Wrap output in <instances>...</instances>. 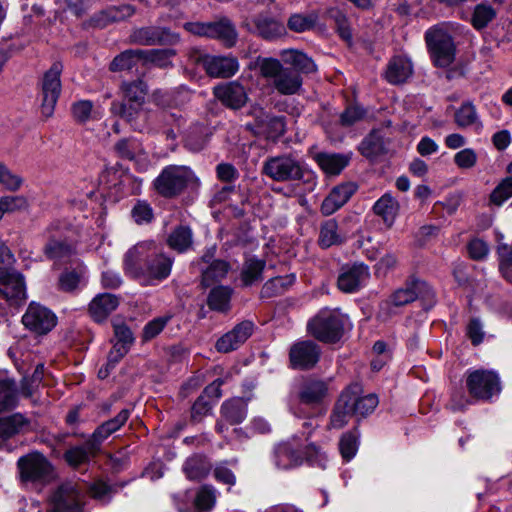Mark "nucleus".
<instances>
[{"label":"nucleus","instance_id":"obj_17","mask_svg":"<svg viewBox=\"0 0 512 512\" xmlns=\"http://www.w3.org/2000/svg\"><path fill=\"white\" fill-rule=\"evenodd\" d=\"M254 324L245 320L237 324L231 331L224 334L216 342V349L221 353H229L238 349L253 333Z\"/></svg>","mask_w":512,"mask_h":512},{"label":"nucleus","instance_id":"obj_34","mask_svg":"<svg viewBox=\"0 0 512 512\" xmlns=\"http://www.w3.org/2000/svg\"><path fill=\"white\" fill-rule=\"evenodd\" d=\"M319 167L328 175H338L349 163L341 154L319 152L313 157Z\"/></svg>","mask_w":512,"mask_h":512},{"label":"nucleus","instance_id":"obj_13","mask_svg":"<svg viewBox=\"0 0 512 512\" xmlns=\"http://www.w3.org/2000/svg\"><path fill=\"white\" fill-rule=\"evenodd\" d=\"M23 324L37 334H46L56 325L55 314L39 304H30L22 317Z\"/></svg>","mask_w":512,"mask_h":512},{"label":"nucleus","instance_id":"obj_40","mask_svg":"<svg viewBox=\"0 0 512 512\" xmlns=\"http://www.w3.org/2000/svg\"><path fill=\"white\" fill-rule=\"evenodd\" d=\"M295 275L289 274L269 279L261 289L262 298H272L283 294L289 287L293 285Z\"/></svg>","mask_w":512,"mask_h":512},{"label":"nucleus","instance_id":"obj_26","mask_svg":"<svg viewBox=\"0 0 512 512\" xmlns=\"http://www.w3.org/2000/svg\"><path fill=\"white\" fill-rule=\"evenodd\" d=\"M425 283L418 280H411L406 282L404 287L395 290L389 298L384 302V305L390 307H402L415 301Z\"/></svg>","mask_w":512,"mask_h":512},{"label":"nucleus","instance_id":"obj_29","mask_svg":"<svg viewBox=\"0 0 512 512\" xmlns=\"http://www.w3.org/2000/svg\"><path fill=\"white\" fill-rule=\"evenodd\" d=\"M44 254L55 264H66L75 254V248L66 240L50 239L44 247Z\"/></svg>","mask_w":512,"mask_h":512},{"label":"nucleus","instance_id":"obj_64","mask_svg":"<svg viewBox=\"0 0 512 512\" xmlns=\"http://www.w3.org/2000/svg\"><path fill=\"white\" fill-rule=\"evenodd\" d=\"M454 162L461 169H470L476 165L477 154L471 148L462 149L454 155Z\"/></svg>","mask_w":512,"mask_h":512},{"label":"nucleus","instance_id":"obj_37","mask_svg":"<svg viewBox=\"0 0 512 512\" xmlns=\"http://www.w3.org/2000/svg\"><path fill=\"white\" fill-rule=\"evenodd\" d=\"M266 267V261L256 257L247 258L241 270V281L244 286H251L253 283L262 280V273Z\"/></svg>","mask_w":512,"mask_h":512},{"label":"nucleus","instance_id":"obj_21","mask_svg":"<svg viewBox=\"0 0 512 512\" xmlns=\"http://www.w3.org/2000/svg\"><path fill=\"white\" fill-rule=\"evenodd\" d=\"M252 24L250 31L265 40H274L286 34L283 23L268 15L259 14L253 17Z\"/></svg>","mask_w":512,"mask_h":512},{"label":"nucleus","instance_id":"obj_44","mask_svg":"<svg viewBox=\"0 0 512 512\" xmlns=\"http://www.w3.org/2000/svg\"><path fill=\"white\" fill-rule=\"evenodd\" d=\"M192 238L193 234L189 227L179 226L169 235L168 245L179 253H183L192 246Z\"/></svg>","mask_w":512,"mask_h":512},{"label":"nucleus","instance_id":"obj_35","mask_svg":"<svg viewBox=\"0 0 512 512\" xmlns=\"http://www.w3.org/2000/svg\"><path fill=\"white\" fill-rule=\"evenodd\" d=\"M373 209L383 219L387 227H391L399 212V203L391 194L386 193L376 201Z\"/></svg>","mask_w":512,"mask_h":512},{"label":"nucleus","instance_id":"obj_39","mask_svg":"<svg viewBox=\"0 0 512 512\" xmlns=\"http://www.w3.org/2000/svg\"><path fill=\"white\" fill-rule=\"evenodd\" d=\"M92 442V438L89 437L88 440L81 446H75L68 449L64 454V459L66 462L73 467H77L82 465L90 460V458L100 450L93 449L90 446Z\"/></svg>","mask_w":512,"mask_h":512},{"label":"nucleus","instance_id":"obj_49","mask_svg":"<svg viewBox=\"0 0 512 512\" xmlns=\"http://www.w3.org/2000/svg\"><path fill=\"white\" fill-rule=\"evenodd\" d=\"M143 63H153L159 67H168L171 65V58L175 56L173 49H150L142 50Z\"/></svg>","mask_w":512,"mask_h":512},{"label":"nucleus","instance_id":"obj_12","mask_svg":"<svg viewBox=\"0 0 512 512\" xmlns=\"http://www.w3.org/2000/svg\"><path fill=\"white\" fill-rule=\"evenodd\" d=\"M320 354V347L315 342L311 340L299 341L290 348V364L294 369H311L319 361Z\"/></svg>","mask_w":512,"mask_h":512},{"label":"nucleus","instance_id":"obj_8","mask_svg":"<svg viewBox=\"0 0 512 512\" xmlns=\"http://www.w3.org/2000/svg\"><path fill=\"white\" fill-rule=\"evenodd\" d=\"M83 492L73 482H65L55 488L47 504V512H83Z\"/></svg>","mask_w":512,"mask_h":512},{"label":"nucleus","instance_id":"obj_47","mask_svg":"<svg viewBox=\"0 0 512 512\" xmlns=\"http://www.w3.org/2000/svg\"><path fill=\"white\" fill-rule=\"evenodd\" d=\"M378 396L374 393L358 396L354 399V418L361 420L372 414L378 406Z\"/></svg>","mask_w":512,"mask_h":512},{"label":"nucleus","instance_id":"obj_31","mask_svg":"<svg viewBox=\"0 0 512 512\" xmlns=\"http://www.w3.org/2000/svg\"><path fill=\"white\" fill-rule=\"evenodd\" d=\"M280 56L285 64H289L293 70H297L299 75L302 73H312L316 71L314 61L299 50L287 49L280 52Z\"/></svg>","mask_w":512,"mask_h":512},{"label":"nucleus","instance_id":"obj_41","mask_svg":"<svg viewBox=\"0 0 512 512\" xmlns=\"http://www.w3.org/2000/svg\"><path fill=\"white\" fill-rule=\"evenodd\" d=\"M18 401L15 382L6 377H0V413L16 407Z\"/></svg>","mask_w":512,"mask_h":512},{"label":"nucleus","instance_id":"obj_57","mask_svg":"<svg viewBox=\"0 0 512 512\" xmlns=\"http://www.w3.org/2000/svg\"><path fill=\"white\" fill-rule=\"evenodd\" d=\"M318 241L323 248H328L338 243L337 223L334 220H328L321 226Z\"/></svg>","mask_w":512,"mask_h":512},{"label":"nucleus","instance_id":"obj_3","mask_svg":"<svg viewBox=\"0 0 512 512\" xmlns=\"http://www.w3.org/2000/svg\"><path fill=\"white\" fill-rule=\"evenodd\" d=\"M349 321V315L341 313L339 308L321 309L307 324L308 332L323 343H336L343 334Z\"/></svg>","mask_w":512,"mask_h":512},{"label":"nucleus","instance_id":"obj_50","mask_svg":"<svg viewBox=\"0 0 512 512\" xmlns=\"http://www.w3.org/2000/svg\"><path fill=\"white\" fill-rule=\"evenodd\" d=\"M135 102H127L123 100L122 102L114 101L111 104V113L121 118L125 119L129 123H133V121L138 117L139 113L142 110L143 105H135Z\"/></svg>","mask_w":512,"mask_h":512},{"label":"nucleus","instance_id":"obj_1","mask_svg":"<svg viewBox=\"0 0 512 512\" xmlns=\"http://www.w3.org/2000/svg\"><path fill=\"white\" fill-rule=\"evenodd\" d=\"M256 67L267 83L280 95L299 94L303 78L297 70L285 67L282 62L273 57H257Z\"/></svg>","mask_w":512,"mask_h":512},{"label":"nucleus","instance_id":"obj_24","mask_svg":"<svg viewBox=\"0 0 512 512\" xmlns=\"http://www.w3.org/2000/svg\"><path fill=\"white\" fill-rule=\"evenodd\" d=\"M120 298L114 294L101 293L95 296L89 304V313L94 321L102 322L117 309Z\"/></svg>","mask_w":512,"mask_h":512},{"label":"nucleus","instance_id":"obj_32","mask_svg":"<svg viewBox=\"0 0 512 512\" xmlns=\"http://www.w3.org/2000/svg\"><path fill=\"white\" fill-rule=\"evenodd\" d=\"M327 383L323 380L309 379L301 387L299 398L305 404H318L327 395Z\"/></svg>","mask_w":512,"mask_h":512},{"label":"nucleus","instance_id":"obj_30","mask_svg":"<svg viewBox=\"0 0 512 512\" xmlns=\"http://www.w3.org/2000/svg\"><path fill=\"white\" fill-rule=\"evenodd\" d=\"M256 121L261 132L266 134L267 138H278L286 131L285 118L283 116H275L261 110L256 116Z\"/></svg>","mask_w":512,"mask_h":512},{"label":"nucleus","instance_id":"obj_19","mask_svg":"<svg viewBox=\"0 0 512 512\" xmlns=\"http://www.w3.org/2000/svg\"><path fill=\"white\" fill-rule=\"evenodd\" d=\"M213 94L224 106L234 110L242 108L248 100L245 88L237 81L215 86Z\"/></svg>","mask_w":512,"mask_h":512},{"label":"nucleus","instance_id":"obj_43","mask_svg":"<svg viewBox=\"0 0 512 512\" xmlns=\"http://www.w3.org/2000/svg\"><path fill=\"white\" fill-rule=\"evenodd\" d=\"M183 470L190 480H201L208 475L210 464L204 456L193 455L186 460Z\"/></svg>","mask_w":512,"mask_h":512},{"label":"nucleus","instance_id":"obj_2","mask_svg":"<svg viewBox=\"0 0 512 512\" xmlns=\"http://www.w3.org/2000/svg\"><path fill=\"white\" fill-rule=\"evenodd\" d=\"M308 173L306 164L291 152L269 156L262 165V174L275 182L304 181Z\"/></svg>","mask_w":512,"mask_h":512},{"label":"nucleus","instance_id":"obj_51","mask_svg":"<svg viewBox=\"0 0 512 512\" xmlns=\"http://www.w3.org/2000/svg\"><path fill=\"white\" fill-rule=\"evenodd\" d=\"M496 11L493 7L487 4H478L474 8L471 23L472 26L481 30L488 26V24L496 17Z\"/></svg>","mask_w":512,"mask_h":512},{"label":"nucleus","instance_id":"obj_58","mask_svg":"<svg viewBox=\"0 0 512 512\" xmlns=\"http://www.w3.org/2000/svg\"><path fill=\"white\" fill-rule=\"evenodd\" d=\"M228 464L236 466L238 464V460L234 458L230 461H223L216 464L214 468V477L218 482L233 486L236 483V476L231 469L228 468Z\"/></svg>","mask_w":512,"mask_h":512},{"label":"nucleus","instance_id":"obj_6","mask_svg":"<svg viewBox=\"0 0 512 512\" xmlns=\"http://www.w3.org/2000/svg\"><path fill=\"white\" fill-rule=\"evenodd\" d=\"M425 41L431 59L437 67L446 68L455 60L456 46L448 31L440 26L429 28Z\"/></svg>","mask_w":512,"mask_h":512},{"label":"nucleus","instance_id":"obj_60","mask_svg":"<svg viewBox=\"0 0 512 512\" xmlns=\"http://www.w3.org/2000/svg\"><path fill=\"white\" fill-rule=\"evenodd\" d=\"M510 197H512V177H507L493 190L490 200L496 205H501Z\"/></svg>","mask_w":512,"mask_h":512},{"label":"nucleus","instance_id":"obj_36","mask_svg":"<svg viewBox=\"0 0 512 512\" xmlns=\"http://www.w3.org/2000/svg\"><path fill=\"white\" fill-rule=\"evenodd\" d=\"M237 32L234 25L228 19L211 22L210 38L220 40L226 47H232L237 41Z\"/></svg>","mask_w":512,"mask_h":512},{"label":"nucleus","instance_id":"obj_33","mask_svg":"<svg viewBox=\"0 0 512 512\" xmlns=\"http://www.w3.org/2000/svg\"><path fill=\"white\" fill-rule=\"evenodd\" d=\"M351 195V186L343 185L335 187L322 202V214L326 216L333 214L348 201Z\"/></svg>","mask_w":512,"mask_h":512},{"label":"nucleus","instance_id":"obj_53","mask_svg":"<svg viewBox=\"0 0 512 512\" xmlns=\"http://www.w3.org/2000/svg\"><path fill=\"white\" fill-rule=\"evenodd\" d=\"M317 22V16L315 14H300L296 13L289 17L287 21V27L296 33H303L311 30Z\"/></svg>","mask_w":512,"mask_h":512},{"label":"nucleus","instance_id":"obj_46","mask_svg":"<svg viewBox=\"0 0 512 512\" xmlns=\"http://www.w3.org/2000/svg\"><path fill=\"white\" fill-rule=\"evenodd\" d=\"M142 54V49L126 50L114 58L110 68L112 71L131 70L143 62Z\"/></svg>","mask_w":512,"mask_h":512},{"label":"nucleus","instance_id":"obj_52","mask_svg":"<svg viewBox=\"0 0 512 512\" xmlns=\"http://www.w3.org/2000/svg\"><path fill=\"white\" fill-rule=\"evenodd\" d=\"M455 123L460 128H467L469 126L480 124L476 108L473 104L467 102L463 103L455 112Z\"/></svg>","mask_w":512,"mask_h":512},{"label":"nucleus","instance_id":"obj_62","mask_svg":"<svg viewBox=\"0 0 512 512\" xmlns=\"http://www.w3.org/2000/svg\"><path fill=\"white\" fill-rule=\"evenodd\" d=\"M131 214L137 224L150 223L154 216L152 207L146 201H138Z\"/></svg>","mask_w":512,"mask_h":512},{"label":"nucleus","instance_id":"obj_10","mask_svg":"<svg viewBox=\"0 0 512 512\" xmlns=\"http://www.w3.org/2000/svg\"><path fill=\"white\" fill-rule=\"evenodd\" d=\"M149 257L144 267L143 277L140 279L144 285H153L167 279L173 266V259L167 256L154 241Z\"/></svg>","mask_w":512,"mask_h":512},{"label":"nucleus","instance_id":"obj_48","mask_svg":"<svg viewBox=\"0 0 512 512\" xmlns=\"http://www.w3.org/2000/svg\"><path fill=\"white\" fill-rule=\"evenodd\" d=\"M359 151L368 158L376 157L384 152V142L377 131H372L360 144Z\"/></svg>","mask_w":512,"mask_h":512},{"label":"nucleus","instance_id":"obj_38","mask_svg":"<svg viewBox=\"0 0 512 512\" xmlns=\"http://www.w3.org/2000/svg\"><path fill=\"white\" fill-rule=\"evenodd\" d=\"M233 289L229 286L214 287L207 298V305L211 310L218 312H226L230 309V300Z\"/></svg>","mask_w":512,"mask_h":512},{"label":"nucleus","instance_id":"obj_14","mask_svg":"<svg viewBox=\"0 0 512 512\" xmlns=\"http://www.w3.org/2000/svg\"><path fill=\"white\" fill-rule=\"evenodd\" d=\"M132 40L140 45H174L179 42V35L164 27H143L135 30Z\"/></svg>","mask_w":512,"mask_h":512},{"label":"nucleus","instance_id":"obj_4","mask_svg":"<svg viewBox=\"0 0 512 512\" xmlns=\"http://www.w3.org/2000/svg\"><path fill=\"white\" fill-rule=\"evenodd\" d=\"M17 468L23 483L44 486L51 483L56 477L52 463L37 451L20 457L17 461Z\"/></svg>","mask_w":512,"mask_h":512},{"label":"nucleus","instance_id":"obj_7","mask_svg":"<svg viewBox=\"0 0 512 512\" xmlns=\"http://www.w3.org/2000/svg\"><path fill=\"white\" fill-rule=\"evenodd\" d=\"M466 387L473 399L481 401H489L501 391L499 376L482 369L467 372Z\"/></svg>","mask_w":512,"mask_h":512},{"label":"nucleus","instance_id":"obj_20","mask_svg":"<svg viewBox=\"0 0 512 512\" xmlns=\"http://www.w3.org/2000/svg\"><path fill=\"white\" fill-rule=\"evenodd\" d=\"M413 74V64L405 56H394L387 63L384 78L392 85L405 83Z\"/></svg>","mask_w":512,"mask_h":512},{"label":"nucleus","instance_id":"obj_15","mask_svg":"<svg viewBox=\"0 0 512 512\" xmlns=\"http://www.w3.org/2000/svg\"><path fill=\"white\" fill-rule=\"evenodd\" d=\"M29 425L30 421L21 413L0 418V450L12 452L15 448L12 438L23 433Z\"/></svg>","mask_w":512,"mask_h":512},{"label":"nucleus","instance_id":"obj_11","mask_svg":"<svg viewBox=\"0 0 512 512\" xmlns=\"http://www.w3.org/2000/svg\"><path fill=\"white\" fill-rule=\"evenodd\" d=\"M152 244L153 241L138 242L124 254L123 271L128 277L138 281L143 277L144 267L150 258Z\"/></svg>","mask_w":512,"mask_h":512},{"label":"nucleus","instance_id":"obj_54","mask_svg":"<svg viewBox=\"0 0 512 512\" xmlns=\"http://www.w3.org/2000/svg\"><path fill=\"white\" fill-rule=\"evenodd\" d=\"M114 149L116 153L124 159L133 160L141 152L140 143L135 138H123L119 140Z\"/></svg>","mask_w":512,"mask_h":512},{"label":"nucleus","instance_id":"obj_63","mask_svg":"<svg viewBox=\"0 0 512 512\" xmlns=\"http://www.w3.org/2000/svg\"><path fill=\"white\" fill-rule=\"evenodd\" d=\"M215 503L214 490L211 487L203 486L197 493L195 498V505L198 509L203 511L210 510Z\"/></svg>","mask_w":512,"mask_h":512},{"label":"nucleus","instance_id":"obj_22","mask_svg":"<svg viewBox=\"0 0 512 512\" xmlns=\"http://www.w3.org/2000/svg\"><path fill=\"white\" fill-rule=\"evenodd\" d=\"M302 461V452L298 444L287 441L278 444L274 449V463L280 469L296 467Z\"/></svg>","mask_w":512,"mask_h":512},{"label":"nucleus","instance_id":"obj_59","mask_svg":"<svg viewBox=\"0 0 512 512\" xmlns=\"http://www.w3.org/2000/svg\"><path fill=\"white\" fill-rule=\"evenodd\" d=\"M330 17L334 20L339 35L347 41L348 45L351 44L352 33L349 27L348 18L336 8L329 11Z\"/></svg>","mask_w":512,"mask_h":512},{"label":"nucleus","instance_id":"obj_5","mask_svg":"<svg viewBox=\"0 0 512 512\" xmlns=\"http://www.w3.org/2000/svg\"><path fill=\"white\" fill-rule=\"evenodd\" d=\"M195 179L192 169L185 165H168L154 179L155 191L165 198H174L180 195Z\"/></svg>","mask_w":512,"mask_h":512},{"label":"nucleus","instance_id":"obj_25","mask_svg":"<svg viewBox=\"0 0 512 512\" xmlns=\"http://www.w3.org/2000/svg\"><path fill=\"white\" fill-rule=\"evenodd\" d=\"M352 418V392L348 386L340 395L330 416V426L342 429Z\"/></svg>","mask_w":512,"mask_h":512},{"label":"nucleus","instance_id":"obj_45","mask_svg":"<svg viewBox=\"0 0 512 512\" xmlns=\"http://www.w3.org/2000/svg\"><path fill=\"white\" fill-rule=\"evenodd\" d=\"M124 100L127 102H135V105H143L145 103L148 87L143 80H135L122 84Z\"/></svg>","mask_w":512,"mask_h":512},{"label":"nucleus","instance_id":"obj_9","mask_svg":"<svg viewBox=\"0 0 512 512\" xmlns=\"http://www.w3.org/2000/svg\"><path fill=\"white\" fill-rule=\"evenodd\" d=\"M63 70L61 62H54L49 70H47L40 82L41 88V112L45 117L52 116L55 105L61 93L60 76Z\"/></svg>","mask_w":512,"mask_h":512},{"label":"nucleus","instance_id":"obj_55","mask_svg":"<svg viewBox=\"0 0 512 512\" xmlns=\"http://www.w3.org/2000/svg\"><path fill=\"white\" fill-rule=\"evenodd\" d=\"M28 201L24 196H4L0 198V219L5 213L26 210Z\"/></svg>","mask_w":512,"mask_h":512},{"label":"nucleus","instance_id":"obj_42","mask_svg":"<svg viewBox=\"0 0 512 512\" xmlns=\"http://www.w3.org/2000/svg\"><path fill=\"white\" fill-rule=\"evenodd\" d=\"M230 264L224 260H214L202 272V284L205 287L222 281L230 270Z\"/></svg>","mask_w":512,"mask_h":512},{"label":"nucleus","instance_id":"obj_16","mask_svg":"<svg viewBox=\"0 0 512 512\" xmlns=\"http://www.w3.org/2000/svg\"><path fill=\"white\" fill-rule=\"evenodd\" d=\"M220 419L217 421L215 429L223 434L228 425H238L242 423L247 416V403L242 398H232L222 403L220 408Z\"/></svg>","mask_w":512,"mask_h":512},{"label":"nucleus","instance_id":"obj_56","mask_svg":"<svg viewBox=\"0 0 512 512\" xmlns=\"http://www.w3.org/2000/svg\"><path fill=\"white\" fill-rule=\"evenodd\" d=\"M171 318V315H163L149 321L143 328L142 339L144 341H150L154 339L163 331Z\"/></svg>","mask_w":512,"mask_h":512},{"label":"nucleus","instance_id":"obj_27","mask_svg":"<svg viewBox=\"0 0 512 512\" xmlns=\"http://www.w3.org/2000/svg\"><path fill=\"white\" fill-rule=\"evenodd\" d=\"M0 293L8 300L18 303L26 297V288L23 276L17 272H7L0 288Z\"/></svg>","mask_w":512,"mask_h":512},{"label":"nucleus","instance_id":"obj_61","mask_svg":"<svg viewBox=\"0 0 512 512\" xmlns=\"http://www.w3.org/2000/svg\"><path fill=\"white\" fill-rule=\"evenodd\" d=\"M22 178L0 162V184L9 191H17L22 185Z\"/></svg>","mask_w":512,"mask_h":512},{"label":"nucleus","instance_id":"obj_28","mask_svg":"<svg viewBox=\"0 0 512 512\" xmlns=\"http://www.w3.org/2000/svg\"><path fill=\"white\" fill-rule=\"evenodd\" d=\"M134 12V7L128 4L111 6L96 14L92 21L96 27L104 28L109 24L123 21L131 17Z\"/></svg>","mask_w":512,"mask_h":512},{"label":"nucleus","instance_id":"obj_18","mask_svg":"<svg viewBox=\"0 0 512 512\" xmlns=\"http://www.w3.org/2000/svg\"><path fill=\"white\" fill-rule=\"evenodd\" d=\"M207 74L211 77L229 78L239 70V62L233 56L204 55L199 58Z\"/></svg>","mask_w":512,"mask_h":512},{"label":"nucleus","instance_id":"obj_23","mask_svg":"<svg viewBox=\"0 0 512 512\" xmlns=\"http://www.w3.org/2000/svg\"><path fill=\"white\" fill-rule=\"evenodd\" d=\"M130 410L122 409L114 418L102 423L90 436L92 442L90 446L93 449H100L101 444L111 434L118 431L129 419Z\"/></svg>","mask_w":512,"mask_h":512}]
</instances>
